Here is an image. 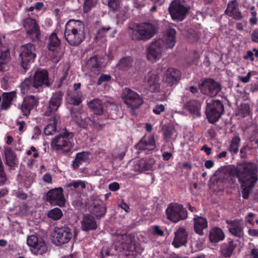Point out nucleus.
I'll list each match as a JSON object with an SVG mask.
<instances>
[{
    "mask_svg": "<svg viewBox=\"0 0 258 258\" xmlns=\"http://www.w3.org/2000/svg\"><path fill=\"white\" fill-rule=\"evenodd\" d=\"M163 130L164 140L166 142H168L172 139L175 130L171 125H164Z\"/></svg>",
    "mask_w": 258,
    "mask_h": 258,
    "instance_id": "44",
    "label": "nucleus"
},
{
    "mask_svg": "<svg viewBox=\"0 0 258 258\" xmlns=\"http://www.w3.org/2000/svg\"><path fill=\"white\" fill-rule=\"evenodd\" d=\"M165 110V107L163 105H157L153 109V111L156 114H159L161 112L164 111Z\"/></svg>",
    "mask_w": 258,
    "mask_h": 258,
    "instance_id": "54",
    "label": "nucleus"
},
{
    "mask_svg": "<svg viewBox=\"0 0 258 258\" xmlns=\"http://www.w3.org/2000/svg\"><path fill=\"white\" fill-rule=\"evenodd\" d=\"M63 94V92L59 91L53 95L49 101L47 110L44 113L45 116H50L55 112L61 104Z\"/></svg>",
    "mask_w": 258,
    "mask_h": 258,
    "instance_id": "20",
    "label": "nucleus"
},
{
    "mask_svg": "<svg viewBox=\"0 0 258 258\" xmlns=\"http://www.w3.org/2000/svg\"><path fill=\"white\" fill-rule=\"evenodd\" d=\"M119 4V0H108V6L113 9H116Z\"/></svg>",
    "mask_w": 258,
    "mask_h": 258,
    "instance_id": "55",
    "label": "nucleus"
},
{
    "mask_svg": "<svg viewBox=\"0 0 258 258\" xmlns=\"http://www.w3.org/2000/svg\"><path fill=\"white\" fill-rule=\"evenodd\" d=\"M48 73L45 70H37L33 79H25L21 85L22 93L25 94L28 92H34L35 89H39L42 86H49Z\"/></svg>",
    "mask_w": 258,
    "mask_h": 258,
    "instance_id": "3",
    "label": "nucleus"
},
{
    "mask_svg": "<svg viewBox=\"0 0 258 258\" xmlns=\"http://www.w3.org/2000/svg\"><path fill=\"white\" fill-rule=\"evenodd\" d=\"M176 31L175 29L169 28H168L162 39L163 41V47L164 48H172L176 43L175 40Z\"/></svg>",
    "mask_w": 258,
    "mask_h": 258,
    "instance_id": "28",
    "label": "nucleus"
},
{
    "mask_svg": "<svg viewBox=\"0 0 258 258\" xmlns=\"http://www.w3.org/2000/svg\"><path fill=\"white\" fill-rule=\"evenodd\" d=\"M225 235L221 229L218 227L212 228L209 233V239L212 242H218L224 239Z\"/></svg>",
    "mask_w": 258,
    "mask_h": 258,
    "instance_id": "33",
    "label": "nucleus"
},
{
    "mask_svg": "<svg viewBox=\"0 0 258 258\" xmlns=\"http://www.w3.org/2000/svg\"><path fill=\"white\" fill-rule=\"evenodd\" d=\"M155 163L152 158L137 159L134 161V170L141 172L152 169Z\"/></svg>",
    "mask_w": 258,
    "mask_h": 258,
    "instance_id": "26",
    "label": "nucleus"
},
{
    "mask_svg": "<svg viewBox=\"0 0 258 258\" xmlns=\"http://www.w3.org/2000/svg\"><path fill=\"white\" fill-rule=\"evenodd\" d=\"M16 97L14 92H5L3 94V101L1 107L3 109H8L12 104V101Z\"/></svg>",
    "mask_w": 258,
    "mask_h": 258,
    "instance_id": "38",
    "label": "nucleus"
},
{
    "mask_svg": "<svg viewBox=\"0 0 258 258\" xmlns=\"http://www.w3.org/2000/svg\"><path fill=\"white\" fill-rule=\"evenodd\" d=\"M38 104V100L34 96L25 97L21 106L20 109L24 115L27 116L30 111Z\"/></svg>",
    "mask_w": 258,
    "mask_h": 258,
    "instance_id": "23",
    "label": "nucleus"
},
{
    "mask_svg": "<svg viewBox=\"0 0 258 258\" xmlns=\"http://www.w3.org/2000/svg\"><path fill=\"white\" fill-rule=\"evenodd\" d=\"M85 30V24L82 21L70 20L66 25L64 38L71 45L77 46L84 39Z\"/></svg>",
    "mask_w": 258,
    "mask_h": 258,
    "instance_id": "2",
    "label": "nucleus"
},
{
    "mask_svg": "<svg viewBox=\"0 0 258 258\" xmlns=\"http://www.w3.org/2000/svg\"><path fill=\"white\" fill-rule=\"evenodd\" d=\"M133 64V59L130 56H126L121 58L116 64V67L120 70L127 71L132 68Z\"/></svg>",
    "mask_w": 258,
    "mask_h": 258,
    "instance_id": "35",
    "label": "nucleus"
},
{
    "mask_svg": "<svg viewBox=\"0 0 258 258\" xmlns=\"http://www.w3.org/2000/svg\"><path fill=\"white\" fill-rule=\"evenodd\" d=\"M46 200L52 206H64L66 200L62 188L58 187L50 190L47 193Z\"/></svg>",
    "mask_w": 258,
    "mask_h": 258,
    "instance_id": "15",
    "label": "nucleus"
},
{
    "mask_svg": "<svg viewBox=\"0 0 258 258\" xmlns=\"http://www.w3.org/2000/svg\"><path fill=\"white\" fill-rule=\"evenodd\" d=\"M157 25L151 23L144 22L131 29L130 35L134 40L144 41L152 38L158 32Z\"/></svg>",
    "mask_w": 258,
    "mask_h": 258,
    "instance_id": "4",
    "label": "nucleus"
},
{
    "mask_svg": "<svg viewBox=\"0 0 258 258\" xmlns=\"http://www.w3.org/2000/svg\"><path fill=\"white\" fill-rule=\"evenodd\" d=\"M225 13L235 19L239 20L242 18L241 12L239 10L238 4L236 1H231L228 3Z\"/></svg>",
    "mask_w": 258,
    "mask_h": 258,
    "instance_id": "30",
    "label": "nucleus"
},
{
    "mask_svg": "<svg viewBox=\"0 0 258 258\" xmlns=\"http://www.w3.org/2000/svg\"><path fill=\"white\" fill-rule=\"evenodd\" d=\"M10 53L7 46L0 43V71L6 72L9 69Z\"/></svg>",
    "mask_w": 258,
    "mask_h": 258,
    "instance_id": "27",
    "label": "nucleus"
},
{
    "mask_svg": "<svg viewBox=\"0 0 258 258\" xmlns=\"http://www.w3.org/2000/svg\"><path fill=\"white\" fill-rule=\"evenodd\" d=\"M104 59L98 55H94L90 57L87 61V68L94 74H99L102 69L106 66Z\"/></svg>",
    "mask_w": 258,
    "mask_h": 258,
    "instance_id": "19",
    "label": "nucleus"
},
{
    "mask_svg": "<svg viewBox=\"0 0 258 258\" xmlns=\"http://www.w3.org/2000/svg\"><path fill=\"white\" fill-rule=\"evenodd\" d=\"M73 236V230L67 226L55 227L53 233L54 241L57 245L68 243Z\"/></svg>",
    "mask_w": 258,
    "mask_h": 258,
    "instance_id": "10",
    "label": "nucleus"
},
{
    "mask_svg": "<svg viewBox=\"0 0 258 258\" xmlns=\"http://www.w3.org/2000/svg\"><path fill=\"white\" fill-rule=\"evenodd\" d=\"M194 230L198 234L203 235L204 234L203 230L208 227V222L206 218L195 216L194 218Z\"/></svg>",
    "mask_w": 258,
    "mask_h": 258,
    "instance_id": "31",
    "label": "nucleus"
},
{
    "mask_svg": "<svg viewBox=\"0 0 258 258\" xmlns=\"http://www.w3.org/2000/svg\"><path fill=\"white\" fill-rule=\"evenodd\" d=\"M51 146L56 151L67 152L74 147L73 134L65 132L55 136L51 141Z\"/></svg>",
    "mask_w": 258,
    "mask_h": 258,
    "instance_id": "5",
    "label": "nucleus"
},
{
    "mask_svg": "<svg viewBox=\"0 0 258 258\" xmlns=\"http://www.w3.org/2000/svg\"><path fill=\"white\" fill-rule=\"evenodd\" d=\"M243 58L245 59H250L251 61H253L254 57L253 52L250 50L247 51L246 55L243 56Z\"/></svg>",
    "mask_w": 258,
    "mask_h": 258,
    "instance_id": "58",
    "label": "nucleus"
},
{
    "mask_svg": "<svg viewBox=\"0 0 258 258\" xmlns=\"http://www.w3.org/2000/svg\"><path fill=\"white\" fill-rule=\"evenodd\" d=\"M79 186H80L82 188H85L86 187V183L83 181L78 180L74 181L73 182H71L65 186L66 188L69 189L70 187L73 186L75 188H78Z\"/></svg>",
    "mask_w": 258,
    "mask_h": 258,
    "instance_id": "50",
    "label": "nucleus"
},
{
    "mask_svg": "<svg viewBox=\"0 0 258 258\" xmlns=\"http://www.w3.org/2000/svg\"><path fill=\"white\" fill-rule=\"evenodd\" d=\"M27 243L32 248L31 251L35 254H42L47 250V247L44 241L35 235H31L28 237Z\"/></svg>",
    "mask_w": 258,
    "mask_h": 258,
    "instance_id": "14",
    "label": "nucleus"
},
{
    "mask_svg": "<svg viewBox=\"0 0 258 258\" xmlns=\"http://www.w3.org/2000/svg\"><path fill=\"white\" fill-rule=\"evenodd\" d=\"M59 117L56 115L51 117L49 119V124L44 129V133L46 135L49 136L53 134L56 131V124Z\"/></svg>",
    "mask_w": 258,
    "mask_h": 258,
    "instance_id": "37",
    "label": "nucleus"
},
{
    "mask_svg": "<svg viewBox=\"0 0 258 258\" xmlns=\"http://www.w3.org/2000/svg\"><path fill=\"white\" fill-rule=\"evenodd\" d=\"M5 154L6 164L10 167H14L16 164L17 157L15 154L9 147H5Z\"/></svg>",
    "mask_w": 258,
    "mask_h": 258,
    "instance_id": "36",
    "label": "nucleus"
},
{
    "mask_svg": "<svg viewBox=\"0 0 258 258\" xmlns=\"http://www.w3.org/2000/svg\"><path fill=\"white\" fill-rule=\"evenodd\" d=\"M238 166H239V164ZM238 167V166L235 169L233 166H228L217 170L215 173V176H216L214 180L215 184H216L219 187H223V183L225 180L229 179L232 175L234 174L236 175Z\"/></svg>",
    "mask_w": 258,
    "mask_h": 258,
    "instance_id": "12",
    "label": "nucleus"
},
{
    "mask_svg": "<svg viewBox=\"0 0 258 258\" xmlns=\"http://www.w3.org/2000/svg\"><path fill=\"white\" fill-rule=\"evenodd\" d=\"M17 197L22 200H25L27 198V195L26 193L23 191H18L16 194Z\"/></svg>",
    "mask_w": 258,
    "mask_h": 258,
    "instance_id": "62",
    "label": "nucleus"
},
{
    "mask_svg": "<svg viewBox=\"0 0 258 258\" xmlns=\"http://www.w3.org/2000/svg\"><path fill=\"white\" fill-rule=\"evenodd\" d=\"M180 72L175 68H170L166 72L165 82L169 86L176 85L180 79Z\"/></svg>",
    "mask_w": 258,
    "mask_h": 258,
    "instance_id": "24",
    "label": "nucleus"
},
{
    "mask_svg": "<svg viewBox=\"0 0 258 258\" xmlns=\"http://www.w3.org/2000/svg\"><path fill=\"white\" fill-rule=\"evenodd\" d=\"M251 39L253 42L258 43V31L254 30L251 34Z\"/></svg>",
    "mask_w": 258,
    "mask_h": 258,
    "instance_id": "60",
    "label": "nucleus"
},
{
    "mask_svg": "<svg viewBox=\"0 0 258 258\" xmlns=\"http://www.w3.org/2000/svg\"><path fill=\"white\" fill-rule=\"evenodd\" d=\"M189 11L180 0H174L170 4L168 11L174 20L182 21Z\"/></svg>",
    "mask_w": 258,
    "mask_h": 258,
    "instance_id": "8",
    "label": "nucleus"
},
{
    "mask_svg": "<svg viewBox=\"0 0 258 258\" xmlns=\"http://www.w3.org/2000/svg\"><path fill=\"white\" fill-rule=\"evenodd\" d=\"M81 224L82 229L84 231H88L90 230H95L97 228V224L94 218L90 215H86L84 216Z\"/></svg>",
    "mask_w": 258,
    "mask_h": 258,
    "instance_id": "32",
    "label": "nucleus"
},
{
    "mask_svg": "<svg viewBox=\"0 0 258 258\" xmlns=\"http://www.w3.org/2000/svg\"><path fill=\"white\" fill-rule=\"evenodd\" d=\"M47 216L53 220H57L62 216V212L59 208H55L48 212Z\"/></svg>",
    "mask_w": 258,
    "mask_h": 258,
    "instance_id": "46",
    "label": "nucleus"
},
{
    "mask_svg": "<svg viewBox=\"0 0 258 258\" xmlns=\"http://www.w3.org/2000/svg\"><path fill=\"white\" fill-rule=\"evenodd\" d=\"M166 214L167 218L174 223L187 218L186 210L177 203H170L166 210Z\"/></svg>",
    "mask_w": 258,
    "mask_h": 258,
    "instance_id": "7",
    "label": "nucleus"
},
{
    "mask_svg": "<svg viewBox=\"0 0 258 258\" xmlns=\"http://www.w3.org/2000/svg\"><path fill=\"white\" fill-rule=\"evenodd\" d=\"M159 76L154 72H149L144 78V86L151 92H158L160 89Z\"/></svg>",
    "mask_w": 258,
    "mask_h": 258,
    "instance_id": "17",
    "label": "nucleus"
},
{
    "mask_svg": "<svg viewBox=\"0 0 258 258\" xmlns=\"http://www.w3.org/2000/svg\"><path fill=\"white\" fill-rule=\"evenodd\" d=\"M106 207L104 204H101L98 205H94L92 209V212L96 215V217H101L103 216L106 213Z\"/></svg>",
    "mask_w": 258,
    "mask_h": 258,
    "instance_id": "47",
    "label": "nucleus"
},
{
    "mask_svg": "<svg viewBox=\"0 0 258 258\" xmlns=\"http://www.w3.org/2000/svg\"><path fill=\"white\" fill-rule=\"evenodd\" d=\"M214 162L211 160H207L205 163V166L207 169H210V168H212L214 166Z\"/></svg>",
    "mask_w": 258,
    "mask_h": 258,
    "instance_id": "64",
    "label": "nucleus"
},
{
    "mask_svg": "<svg viewBox=\"0 0 258 258\" xmlns=\"http://www.w3.org/2000/svg\"><path fill=\"white\" fill-rule=\"evenodd\" d=\"M60 40L55 33L50 35L49 38V43L48 45V49L51 51H54L60 44Z\"/></svg>",
    "mask_w": 258,
    "mask_h": 258,
    "instance_id": "43",
    "label": "nucleus"
},
{
    "mask_svg": "<svg viewBox=\"0 0 258 258\" xmlns=\"http://www.w3.org/2000/svg\"><path fill=\"white\" fill-rule=\"evenodd\" d=\"M69 102L73 105H79L82 102L81 97L79 95L72 96L69 98Z\"/></svg>",
    "mask_w": 258,
    "mask_h": 258,
    "instance_id": "52",
    "label": "nucleus"
},
{
    "mask_svg": "<svg viewBox=\"0 0 258 258\" xmlns=\"http://www.w3.org/2000/svg\"><path fill=\"white\" fill-rule=\"evenodd\" d=\"M240 143V138L239 136H235L230 142V146L227 150L232 154H237L239 150V147Z\"/></svg>",
    "mask_w": 258,
    "mask_h": 258,
    "instance_id": "40",
    "label": "nucleus"
},
{
    "mask_svg": "<svg viewBox=\"0 0 258 258\" xmlns=\"http://www.w3.org/2000/svg\"><path fill=\"white\" fill-rule=\"evenodd\" d=\"M20 57L21 58L22 66L24 69H26L28 62L32 61L36 57L35 48L30 43L23 45L20 50Z\"/></svg>",
    "mask_w": 258,
    "mask_h": 258,
    "instance_id": "16",
    "label": "nucleus"
},
{
    "mask_svg": "<svg viewBox=\"0 0 258 258\" xmlns=\"http://www.w3.org/2000/svg\"><path fill=\"white\" fill-rule=\"evenodd\" d=\"M111 76L109 75L102 74L100 75L97 81V85H100L103 82H108L111 80Z\"/></svg>",
    "mask_w": 258,
    "mask_h": 258,
    "instance_id": "53",
    "label": "nucleus"
},
{
    "mask_svg": "<svg viewBox=\"0 0 258 258\" xmlns=\"http://www.w3.org/2000/svg\"><path fill=\"white\" fill-rule=\"evenodd\" d=\"M119 207L124 210L126 212H129L130 211V208L128 205L124 202H121L119 205Z\"/></svg>",
    "mask_w": 258,
    "mask_h": 258,
    "instance_id": "61",
    "label": "nucleus"
},
{
    "mask_svg": "<svg viewBox=\"0 0 258 258\" xmlns=\"http://www.w3.org/2000/svg\"><path fill=\"white\" fill-rule=\"evenodd\" d=\"M124 102L132 109L138 108L143 104L142 98L136 92L125 88L123 91Z\"/></svg>",
    "mask_w": 258,
    "mask_h": 258,
    "instance_id": "11",
    "label": "nucleus"
},
{
    "mask_svg": "<svg viewBox=\"0 0 258 258\" xmlns=\"http://www.w3.org/2000/svg\"><path fill=\"white\" fill-rule=\"evenodd\" d=\"M163 41L161 39H157L153 41L148 48L147 59L154 62L159 60L161 56L163 47Z\"/></svg>",
    "mask_w": 258,
    "mask_h": 258,
    "instance_id": "13",
    "label": "nucleus"
},
{
    "mask_svg": "<svg viewBox=\"0 0 258 258\" xmlns=\"http://www.w3.org/2000/svg\"><path fill=\"white\" fill-rule=\"evenodd\" d=\"M257 166L253 162H244L239 163L236 177L241 184L242 197L247 199L253 187L258 180Z\"/></svg>",
    "mask_w": 258,
    "mask_h": 258,
    "instance_id": "1",
    "label": "nucleus"
},
{
    "mask_svg": "<svg viewBox=\"0 0 258 258\" xmlns=\"http://www.w3.org/2000/svg\"><path fill=\"white\" fill-rule=\"evenodd\" d=\"M188 232L184 227H179L174 232L172 245L176 248L185 245L187 241Z\"/></svg>",
    "mask_w": 258,
    "mask_h": 258,
    "instance_id": "22",
    "label": "nucleus"
},
{
    "mask_svg": "<svg viewBox=\"0 0 258 258\" xmlns=\"http://www.w3.org/2000/svg\"><path fill=\"white\" fill-rule=\"evenodd\" d=\"M108 187L110 190L115 191L119 188V185L117 182H114L112 183H110Z\"/></svg>",
    "mask_w": 258,
    "mask_h": 258,
    "instance_id": "57",
    "label": "nucleus"
},
{
    "mask_svg": "<svg viewBox=\"0 0 258 258\" xmlns=\"http://www.w3.org/2000/svg\"><path fill=\"white\" fill-rule=\"evenodd\" d=\"M87 159L86 154L85 153H79L76 155L75 160L73 162L74 168H77L80 165L82 164Z\"/></svg>",
    "mask_w": 258,
    "mask_h": 258,
    "instance_id": "45",
    "label": "nucleus"
},
{
    "mask_svg": "<svg viewBox=\"0 0 258 258\" xmlns=\"http://www.w3.org/2000/svg\"><path fill=\"white\" fill-rule=\"evenodd\" d=\"M136 148L140 151H152L154 150L156 146L154 137L151 136L148 137H144L136 145Z\"/></svg>",
    "mask_w": 258,
    "mask_h": 258,
    "instance_id": "29",
    "label": "nucleus"
},
{
    "mask_svg": "<svg viewBox=\"0 0 258 258\" xmlns=\"http://www.w3.org/2000/svg\"><path fill=\"white\" fill-rule=\"evenodd\" d=\"M236 245L232 240H229L227 243H224L221 248V252L225 257L230 256L233 250L235 249Z\"/></svg>",
    "mask_w": 258,
    "mask_h": 258,
    "instance_id": "39",
    "label": "nucleus"
},
{
    "mask_svg": "<svg viewBox=\"0 0 258 258\" xmlns=\"http://www.w3.org/2000/svg\"><path fill=\"white\" fill-rule=\"evenodd\" d=\"M98 0H85L84 4V11L88 12L90 10L94 7L97 3Z\"/></svg>",
    "mask_w": 258,
    "mask_h": 258,
    "instance_id": "49",
    "label": "nucleus"
},
{
    "mask_svg": "<svg viewBox=\"0 0 258 258\" xmlns=\"http://www.w3.org/2000/svg\"><path fill=\"white\" fill-rule=\"evenodd\" d=\"M89 108L97 115H102L103 113L102 103L100 100L94 99L88 103Z\"/></svg>",
    "mask_w": 258,
    "mask_h": 258,
    "instance_id": "34",
    "label": "nucleus"
},
{
    "mask_svg": "<svg viewBox=\"0 0 258 258\" xmlns=\"http://www.w3.org/2000/svg\"><path fill=\"white\" fill-rule=\"evenodd\" d=\"M110 29L111 28L109 26L101 27L98 29L97 34H96L95 38L97 40L101 39L105 36L106 32Z\"/></svg>",
    "mask_w": 258,
    "mask_h": 258,
    "instance_id": "48",
    "label": "nucleus"
},
{
    "mask_svg": "<svg viewBox=\"0 0 258 258\" xmlns=\"http://www.w3.org/2000/svg\"><path fill=\"white\" fill-rule=\"evenodd\" d=\"M224 112V105L219 100L211 99L207 101L206 113L209 121H217Z\"/></svg>",
    "mask_w": 258,
    "mask_h": 258,
    "instance_id": "6",
    "label": "nucleus"
},
{
    "mask_svg": "<svg viewBox=\"0 0 258 258\" xmlns=\"http://www.w3.org/2000/svg\"><path fill=\"white\" fill-rule=\"evenodd\" d=\"M7 180L6 174L4 172L3 167V164L1 160H0V186L5 184Z\"/></svg>",
    "mask_w": 258,
    "mask_h": 258,
    "instance_id": "51",
    "label": "nucleus"
},
{
    "mask_svg": "<svg viewBox=\"0 0 258 258\" xmlns=\"http://www.w3.org/2000/svg\"><path fill=\"white\" fill-rule=\"evenodd\" d=\"M228 224V228L231 234L233 235L242 238L244 236L243 225L240 221H226Z\"/></svg>",
    "mask_w": 258,
    "mask_h": 258,
    "instance_id": "25",
    "label": "nucleus"
},
{
    "mask_svg": "<svg viewBox=\"0 0 258 258\" xmlns=\"http://www.w3.org/2000/svg\"><path fill=\"white\" fill-rule=\"evenodd\" d=\"M201 104L200 102L196 100H191L189 101L186 105V107L188 110L193 114L197 115H200L199 110L201 108Z\"/></svg>",
    "mask_w": 258,
    "mask_h": 258,
    "instance_id": "41",
    "label": "nucleus"
},
{
    "mask_svg": "<svg viewBox=\"0 0 258 258\" xmlns=\"http://www.w3.org/2000/svg\"><path fill=\"white\" fill-rule=\"evenodd\" d=\"M199 87L203 94L211 97L216 96L221 90L220 84L210 78L203 80Z\"/></svg>",
    "mask_w": 258,
    "mask_h": 258,
    "instance_id": "9",
    "label": "nucleus"
},
{
    "mask_svg": "<svg viewBox=\"0 0 258 258\" xmlns=\"http://www.w3.org/2000/svg\"><path fill=\"white\" fill-rule=\"evenodd\" d=\"M246 258H258V249L257 248L252 249L250 253L246 255Z\"/></svg>",
    "mask_w": 258,
    "mask_h": 258,
    "instance_id": "56",
    "label": "nucleus"
},
{
    "mask_svg": "<svg viewBox=\"0 0 258 258\" xmlns=\"http://www.w3.org/2000/svg\"><path fill=\"white\" fill-rule=\"evenodd\" d=\"M23 26L30 38L33 40L39 39L40 35L39 28L35 19L27 18L23 21Z\"/></svg>",
    "mask_w": 258,
    "mask_h": 258,
    "instance_id": "18",
    "label": "nucleus"
},
{
    "mask_svg": "<svg viewBox=\"0 0 258 258\" xmlns=\"http://www.w3.org/2000/svg\"><path fill=\"white\" fill-rule=\"evenodd\" d=\"M101 255L102 257L109 255V250L106 248H103L101 251Z\"/></svg>",
    "mask_w": 258,
    "mask_h": 258,
    "instance_id": "63",
    "label": "nucleus"
},
{
    "mask_svg": "<svg viewBox=\"0 0 258 258\" xmlns=\"http://www.w3.org/2000/svg\"><path fill=\"white\" fill-rule=\"evenodd\" d=\"M116 236L117 240L120 242L123 249L131 252L135 250V238L132 234L116 233Z\"/></svg>",
    "mask_w": 258,
    "mask_h": 258,
    "instance_id": "21",
    "label": "nucleus"
},
{
    "mask_svg": "<svg viewBox=\"0 0 258 258\" xmlns=\"http://www.w3.org/2000/svg\"><path fill=\"white\" fill-rule=\"evenodd\" d=\"M251 109L247 103H242L238 108L237 114L242 117H246L251 114Z\"/></svg>",
    "mask_w": 258,
    "mask_h": 258,
    "instance_id": "42",
    "label": "nucleus"
},
{
    "mask_svg": "<svg viewBox=\"0 0 258 258\" xmlns=\"http://www.w3.org/2000/svg\"><path fill=\"white\" fill-rule=\"evenodd\" d=\"M43 179L44 181L46 183H51L52 180L51 175L49 173H46L45 175H44L43 177Z\"/></svg>",
    "mask_w": 258,
    "mask_h": 258,
    "instance_id": "59",
    "label": "nucleus"
}]
</instances>
